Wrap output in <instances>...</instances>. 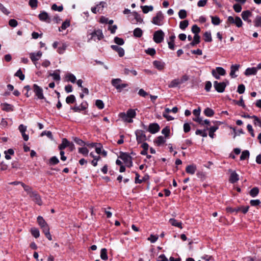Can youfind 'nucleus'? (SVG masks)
I'll use <instances>...</instances> for the list:
<instances>
[{
  "label": "nucleus",
  "instance_id": "obj_1",
  "mask_svg": "<svg viewBox=\"0 0 261 261\" xmlns=\"http://www.w3.org/2000/svg\"><path fill=\"white\" fill-rule=\"evenodd\" d=\"M32 89L35 93V96L39 99H44L46 102L49 103L47 99L44 97L42 88L38 85L34 84L33 85Z\"/></svg>",
  "mask_w": 261,
  "mask_h": 261
},
{
  "label": "nucleus",
  "instance_id": "obj_2",
  "mask_svg": "<svg viewBox=\"0 0 261 261\" xmlns=\"http://www.w3.org/2000/svg\"><path fill=\"white\" fill-rule=\"evenodd\" d=\"M122 80L120 79H114L111 81V84L117 90L118 92H121L122 89L128 87V85L126 83L121 84Z\"/></svg>",
  "mask_w": 261,
  "mask_h": 261
},
{
  "label": "nucleus",
  "instance_id": "obj_3",
  "mask_svg": "<svg viewBox=\"0 0 261 261\" xmlns=\"http://www.w3.org/2000/svg\"><path fill=\"white\" fill-rule=\"evenodd\" d=\"M228 84L229 82L227 80H225V81L223 82L215 81L214 82V87L217 92L219 93H222L224 91L226 86Z\"/></svg>",
  "mask_w": 261,
  "mask_h": 261
},
{
  "label": "nucleus",
  "instance_id": "obj_4",
  "mask_svg": "<svg viewBox=\"0 0 261 261\" xmlns=\"http://www.w3.org/2000/svg\"><path fill=\"white\" fill-rule=\"evenodd\" d=\"M135 134L136 136V140L138 144L142 143L147 140V137L144 130L137 129L135 131Z\"/></svg>",
  "mask_w": 261,
  "mask_h": 261
},
{
  "label": "nucleus",
  "instance_id": "obj_5",
  "mask_svg": "<svg viewBox=\"0 0 261 261\" xmlns=\"http://www.w3.org/2000/svg\"><path fill=\"white\" fill-rule=\"evenodd\" d=\"M218 128L219 127L218 125L211 126L209 128L206 126V128H204V129H197V135H199L203 137H205L207 135V130L208 129L210 132L215 133Z\"/></svg>",
  "mask_w": 261,
  "mask_h": 261
},
{
  "label": "nucleus",
  "instance_id": "obj_6",
  "mask_svg": "<svg viewBox=\"0 0 261 261\" xmlns=\"http://www.w3.org/2000/svg\"><path fill=\"white\" fill-rule=\"evenodd\" d=\"M164 16L161 11H159L152 18V23L155 25H162L163 24Z\"/></svg>",
  "mask_w": 261,
  "mask_h": 261
},
{
  "label": "nucleus",
  "instance_id": "obj_7",
  "mask_svg": "<svg viewBox=\"0 0 261 261\" xmlns=\"http://www.w3.org/2000/svg\"><path fill=\"white\" fill-rule=\"evenodd\" d=\"M165 34L161 30H158L153 34V40L156 43H160L164 40Z\"/></svg>",
  "mask_w": 261,
  "mask_h": 261
},
{
  "label": "nucleus",
  "instance_id": "obj_8",
  "mask_svg": "<svg viewBox=\"0 0 261 261\" xmlns=\"http://www.w3.org/2000/svg\"><path fill=\"white\" fill-rule=\"evenodd\" d=\"M90 35L91 37L90 39H93L95 41L96 40V39H97L98 40H100L104 37L102 30L100 29L95 30L92 33H91Z\"/></svg>",
  "mask_w": 261,
  "mask_h": 261
},
{
  "label": "nucleus",
  "instance_id": "obj_9",
  "mask_svg": "<svg viewBox=\"0 0 261 261\" xmlns=\"http://www.w3.org/2000/svg\"><path fill=\"white\" fill-rule=\"evenodd\" d=\"M30 197L32 198V200L38 205H41L42 204L41 196L36 191L31 193Z\"/></svg>",
  "mask_w": 261,
  "mask_h": 261
},
{
  "label": "nucleus",
  "instance_id": "obj_10",
  "mask_svg": "<svg viewBox=\"0 0 261 261\" xmlns=\"http://www.w3.org/2000/svg\"><path fill=\"white\" fill-rule=\"evenodd\" d=\"M160 129V127L158 123H152L149 125L147 131L150 132L151 134H154L159 132Z\"/></svg>",
  "mask_w": 261,
  "mask_h": 261
},
{
  "label": "nucleus",
  "instance_id": "obj_11",
  "mask_svg": "<svg viewBox=\"0 0 261 261\" xmlns=\"http://www.w3.org/2000/svg\"><path fill=\"white\" fill-rule=\"evenodd\" d=\"M87 108V104L86 102H82L80 106L75 105L74 107H71V109L74 112H80L81 111H84Z\"/></svg>",
  "mask_w": 261,
  "mask_h": 261
},
{
  "label": "nucleus",
  "instance_id": "obj_12",
  "mask_svg": "<svg viewBox=\"0 0 261 261\" xmlns=\"http://www.w3.org/2000/svg\"><path fill=\"white\" fill-rule=\"evenodd\" d=\"M125 164H127L129 161L132 160V157L127 152H120L119 156Z\"/></svg>",
  "mask_w": 261,
  "mask_h": 261
},
{
  "label": "nucleus",
  "instance_id": "obj_13",
  "mask_svg": "<svg viewBox=\"0 0 261 261\" xmlns=\"http://www.w3.org/2000/svg\"><path fill=\"white\" fill-rule=\"evenodd\" d=\"M241 16L244 21H247L249 23L251 22V20L249 19V17L252 16V13L250 11L246 10L243 11L241 14Z\"/></svg>",
  "mask_w": 261,
  "mask_h": 261
},
{
  "label": "nucleus",
  "instance_id": "obj_14",
  "mask_svg": "<svg viewBox=\"0 0 261 261\" xmlns=\"http://www.w3.org/2000/svg\"><path fill=\"white\" fill-rule=\"evenodd\" d=\"M42 56V52L39 51L37 53H32L30 54V58L32 61L35 64V62L38 61Z\"/></svg>",
  "mask_w": 261,
  "mask_h": 261
},
{
  "label": "nucleus",
  "instance_id": "obj_15",
  "mask_svg": "<svg viewBox=\"0 0 261 261\" xmlns=\"http://www.w3.org/2000/svg\"><path fill=\"white\" fill-rule=\"evenodd\" d=\"M39 19L42 21L50 22V18L47 12L45 11L41 12L38 15Z\"/></svg>",
  "mask_w": 261,
  "mask_h": 261
},
{
  "label": "nucleus",
  "instance_id": "obj_16",
  "mask_svg": "<svg viewBox=\"0 0 261 261\" xmlns=\"http://www.w3.org/2000/svg\"><path fill=\"white\" fill-rule=\"evenodd\" d=\"M111 48L118 53L120 57H122L124 55V50L123 48L119 47L116 45H112L111 46Z\"/></svg>",
  "mask_w": 261,
  "mask_h": 261
},
{
  "label": "nucleus",
  "instance_id": "obj_17",
  "mask_svg": "<svg viewBox=\"0 0 261 261\" xmlns=\"http://www.w3.org/2000/svg\"><path fill=\"white\" fill-rule=\"evenodd\" d=\"M240 67V65L239 64L232 65L230 66V76L232 78H235L237 76V75L235 74V72L239 70Z\"/></svg>",
  "mask_w": 261,
  "mask_h": 261
},
{
  "label": "nucleus",
  "instance_id": "obj_18",
  "mask_svg": "<svg viewBox=\"0 0 261 261\" xmlns=\"http://www.w3.org/2000/svg\"><path fill=\"white\" fill-rule=\"evenodd\" d=\"M121 115L124 117H129L130 119H133V118H135L136 115V111L134 109H128L126 113H121Z\"/></svg>",
  "mask_w": 261,
  "mask_h": 261
},
{
  "label": "nucleus",
  "instance_id": "obj_19",
  "mask_svg": "<svg viewBox=\"0 0 261 261\" xmlns=\"http://www.w3.org/2000/svg\"><path fill=\"white\" fill-rule=\"evenodd\" d=\"M153 65L156 69L159 70H162L164 69L165 64L162 61L155 60L153 62Z\"/></svg>",
  "mask_w": 261,
  "mask_h": 261
},
{
  "label": "nucleus",
  "instance_id": "obj_20",
  "mask_svg": "<svg viewBox=\"0 0 261 261\" xmlns=\"http://www.w3.org/2000/svg\"><path fill=\"white\" fill-rule=\"evenodd\" d=\"M42 232L44 233L45 237L49 240H52V237L49 232V227L48 225H47L42 228H41Z\"/></svg>",
  "mask_w": 261,
  "mask_h": 261
},
{
  "label": "nucleus",
  "instance_id": "obj_21",
  "mask_svg": "<svg viewBox=\"0 0 261 261\" xmlns=\"http://www.w3.org/2000/svg\"><path fill=\"white\" fill-rule=\"evenodd\" d=\"M230 171V176L229 178V181L231 183H234L239 180V175L233 171Z\"/></svg>",
  "mask_w": 261,
  "mask_h": 261
},
{
  "label": "nucleus",
  "instance_id": "obj_22",
  "mask_svg": "<svg viewBox=\"0 0 261 261\" xmlns=\"http://www.w3.org/2000/svg\"><path fill=\"white\" fill-rule=\"evenodd\" d=\"M166 142L165 139L162 136H160L155 138L154 143L158 146H160L164 144Z\"/></svg>",
  "mask_w": 261,
  "mask_h": 261
},
{
  "label": "nucleus",
  "instance_id": "obj_23",
  "mask_svg": "<svg viewBox=\"0 0 261 261\" xmlns=\"http://www.w3.org/2000/svg\"><path fill=\"white\" fill-rule=\"evenodd\" d=\"M257 73V68L255 67L248 68L246 69L244 74L246 76L255 75Z\"/></svg>",
  "mask_w": 261,
  "mask_h": 261
},
{
  "label": "nucleus",
  "instance_id": "obj_24",
  "mask_svg": "<svg viewBox=\"0 0 261 261\" xmlns=\"http://www.w3.org/2000/svg\"><path fill=\"white\" fill-rule=\"evenodd\" d=\"M1 106H3L2 110L6 112H12L14 110L13 106L10 104L4 103L1 104Z\"/></svg>",
  "mask_w": 261,
  "mask_h": 261
},
{
  "label": "nucleus",
  "instance_id": "obj_25",
  "mask_svg": "<svg viewBox=\"0 0 261 261\" xmlns=\"http://www.w3.org/2000/svg\"><path fill=\"white\" fill-rule=\"evenodd\" d=\"M37 221L38 225L40 226V228H42V227L48 225V224L46 223V222L43 219V218L40 216H39L37 217Z\"/></svg>",
  "mask_w": 261,
  "mask_h": 261
},
{
  "label": "nucleus",
  "instance_id": "obj_26",
  "mask_svg": "<svg viewBox=\"0 0 261 261\" xmlns=\"http://www.w3.org/2000/svg\"><path fill=\"white\" fill-rule=\"evenodd\" d=\"M69 141L66 138L62 139V143L59 146V149L60 150H63L65 148L69 146Z\"/></svg>",
  "mask_w": 261,
  "mask_h": 261
},
{
  "label": "nucleus",
  "instance_id": "obj_27",
  "mask_svg": "<svg viewBox=\"0 0 261 261\" xmlns=\"http://www.w3.org/2000/svg\"><path fill=\"white\" fill-rule=\"evenodd\" d=\"M132 14L134 16V18L136 20L135 22H132V23H137V22H142L143 19L141 17L140 15L138 14V12L136 11H134L132 13Z\"/></svg>",
  "mask_w": 261,
  "mask_h": 261
},
{
  "label": "nucleus",
  "instance_id": "obj_28",
  "mask_svg": "<svg viewBox=\"0 0 261 261\" xmlns=\"http://www.w3.org/2000/svg\"><path fill=\"white\" fill-rule=\"evenodd\" d=\"M196 171V168L193 165H190L187 166L186 172L190 174H194Z\"/></svg>",
  "mask_w": 261,
  "mask_h": 261
},
{
  "label": "nucleus",
  "instance_id": "obj_29",
  "mask_svg": "<svg viewBox=\"0 0 261 261\" xmlns=\"http://www.w3.org/2000/svg\"><path fill=\"white\" fill-rule=\"evenodd\" d=\"M192 32L193 34H194V35L193 36V40L190 43V44L188 45L189 46H194L196 45V24H194L192 27Z\"/></svg>",
  "mask_w": 261,
  "mask_h": 261
},
{
  "label": "nucleus",
  "instance_id": "obj_30",
  "mask_svg": "<svg viewBox=\"0 0 261 261\" xmlns=\"http://www.w3.org/2000/svg\"><path fill=\"white\" fill-rule=\"evenodd\" d=\"M169 223L173 226L178 227L179 228H182V223L180 221H178L176 220L171 218L169 220Z\"/></svg>",
  "mask_w": 261,
  "mask_h": 261
},
{
  "label": "nucleus",
  "instance_id": "obj_31",
  "mask_svg": "<svg viewBox=\"0 0 261 261\" xmlns=\"http://www.w3.org/2000/svg\"><path fill=\"white\" fill-rule=\"evenodd\" d=\"M30 232L32 235L35 238H38L40 236V232L38 228L33 227L31 229Z\"/></svg>",
  "mask_w": 261,
  "mask_h": 261
},
{
  "label": "nucleus",
  "instance_id": "obj_32",
  "mask_svg": "<svg viewBox=\"0 0 261 261\" xmlns=\"http://www.w3.org/2000/svg\"><path fill=\"white\" fill-rule=\"evenodd\" d=\"M143 34L142 30L139 28H137L134 30V36L137 38H140Z\"/></svg>",
  "mask_w": 261,
  "mask_h": 261
},
{
  "label": "nucleus",
  "instance_id": "obj_33",
  "mask_svg": "<svg viewBox=\"0 0 261 261\" xmlns=\"http://www.w3.org/2000/svg\"><path fill=\"white\" fill-rule=\"evenodd\" d=\"M59 163V160L56 156H52L48 161V164L50 165H55Z\"/></svg>",
  "mask_w": 261,
  "mask_h": 261
},
{
  "label": "nucleus",
  "instance_id": "obj_34",
  "mask_svg": "<svg viewBox=\"0 0 261 261\" xmlns=\"http://www.w3.org/2000/svg\"><path fill=\"white\" fill-rule=\"evenodd\" d=\"M76 99L74 95H70L66 98V102L68 104H72L75 102Z\"/></svg>",
  "mask_w": 261,
  "mask_h": 261
},
{
  "label": "nucleus",
  "instance_id": "obj_35",
  "mask_svg": "<svg viewBox=\"0 0 261 261\" xmlns=\"http://www.w3.org/2000/svg\"><path fill=\"white\" fill-rule=\"evenodd\" d=\"M203 38L205 42H210L212 41L211 33L210 32H206L203 35Z\"/></svg>",
  "mask_w": 261,
  "mask_h": 261
},
{
  "label": "nucleus",
  "instance_id": "obj_36",
  "mask_svg": "<svg viewBox=\"0 0 261 261\" xmlns=\"http://www.w3.org/2000/svg\"><path fill=\"white\" fill-rule=\"evenodd\" d=\"M59 72V70H56L53 73H50V75L53 77V79L55 81H59L61 79Z\"/></svg>",
  "mask_w": 261,
  "mask_h": 261
},
{
  "label": "nucleus",
  "instance_id": "obj_37",
  "mask_svg": "<svg viewBox=\"0 0 261 261\" xmlns=\"http://www.w3.org/2000/svg\"><path fill=\"white\" fill-rule=\"evenodd\" d=\"M100 257L102 260L108 259L107 250L106 248H102L100 251Z\"/></svg>",
  "mask_w": 261,
  "mask_h": 261
},
{
  "label": "nucleus",
  "instance_id": "obj_38",
  "mask_svg": "<svg viewBox=\"0 0 261 261\" xmlns=\"http://www.w3.org/2000/svg\"><path fill=\"white\" fill-rule=\"evenodd\" d=\"M21 185L23 188L24 190L27 192L29 196L31 195V193H33L34 192L32 191V188L31 187L25 185L24 183H21Z\"/></svg>",
  "mask_w": 261,
  "mask_h": 261
},
{
  "label": "nucleus",
  "instance_id": "obj_39",
  "mask_svg": "<svg viewBox=\"0 0 261 261\" xmlns=\"http://www.w3.org/2000/svg\"><path fill=\"white\" fill-rule=\"evenodd\" d=\"M258 193L259 189L257 187H254L250 190L249 194L251 197H255L258 195Z\"/></svg>",
  "mask_w": 261,
  "mask_h": 261
},
{
  "label": "nucleus",
  "instance_id": "obj_40",
  "mask_svg": "<svg viewBox=\"0 0 261 261\" xmlns=\"http://www.w3.org/2000/svg\"><path fill=\"white\" fill-rule=\"evenodd\" d=\"M179 80L178 79H174L172 81L169 85V87L170 88H174L180 85V82H179Z\"/></svg>",
  "mask_w": 261,
  "mask_h": 261
},
{
  "label": "nucleus",
  "instance_id": "obj_41",
  "mask_svg": "<svg viewBox=\"0 0 261 261\" xmlns=\"http://www.w3.org/2000/svg\"><path fill=\"white\" fill-rule=\"evenodd\" d=\"M141 7L142 9L143 12L145 14L147 13L149 11H152L153 9V7L152 6H143Z\"/></svg>",
  "mask_w": 261,
  "mask_h": 261
},
{
  "label": "nucleus",
  "instance_id": "obj_42",
  "mask_svg": "<svg viewBox=\"0 0 261 261\" xmlns=\"http://www.w3.org/2000/svg\"><path fill=\"white\" fill-rule=\"evenodd\" d=\"M189 22L187 20H184L180 22L179 28L182 30H185L188 26Z\"/></svg>",
  "mask_w": 261,
  "mask_h": 261
},
{
  "label": "nucleus",
  "instance_id": "obj_43",
  "mask_svg": "<svg viewBox=\"0 0 261 261\" xmlns=\"http://www.w3.org/2000/svg\"><path fill=\"white\" fill-rule=\"evenodd\" d=\"M214 70L216 71V72L219 74L220 75H225L226 74V71L225 70L221 67H216L215 69H214Z\"/></svg>",
  "mask_w": 261,
  "mask_h": 261
},
{
  "label": "nucleus",
  "instance_id": "obj_44",
  "mask_svg": "<svg viewBox=\"0 0 261 261\" xmlns=\"http://www.w3.org/2000/svg\"><path fill=\"white\" fill-rule=\"evenodd\" d=\"M31 89H32V88L29 85H26L23 87V90L27 91L26 93L24 94L27 97H29L31 95L32 92H30Z\"/></svg>",
  "mask_w": 261,
  "mask_h": 261
},
{
  "label": "nucleus",
  "instance_id": "obj_45",
  "mask_svg": "<svg viewBox=\"0 0 261 261\" xmlns=\"http://www.w3.org/2000/svg\"><path fill=\"white\" fill-rule=\"evenodd\" d=\"M204 113L206 116L212 117L214 115V112L212 109L207 108L204 110Z\"/></svg>",
  "mask_w": 261,
  "mask_h": 261
},
{
  "label": "nucleus",
  "instance_id": "obj_46",
  "mask_svg": "<svg viewBox=\"0 0 261 261\" xmlns=\"http://www.w3.org/2000/svg\"><path fill=\"white\" fill-rule=\"evenodd\" d=\"M67 48V45L65 43H62L61 46L58 47L57 51L60 54H62L64 53Z\"/></svg>",
  "mask_w": 261,
  "mask_h": 261
},
{
  "label": "nucleus",
  "instance_id": "obj_47",
  "mask_svg": "<svg viewBox=\"0 0 261 261\" xmlns=\"http://www.w3.org/2000/svg\"><path fill=\"white\" fill-rule=\"evenodd\" d=\"M14 75L18 77L19 79L21 81L24 80L25 78V75L24 74H23L21 69L18 70L17 72L15 73Z\"/></svg>",
  "mask_w": 261,
  "mask_h": 261
},
{
  "label": "nucleus",
  "instance_id": "obj_48",
  "mask_svg": "<svg viewBox=\"0 0 261 261\" xmlns=\"http://www.w3.org/2000/svg\"><path fill=\"white\" fill-rule=\"evenodd\" d=\"M252 118L254 119V124L261 128V119L255 115L252 116Z\"/></svg>",
  "mask_w": 261,
  "mask_h": 261
},
{
  "label": "nucleus",
  "instance_id": "obj_49",
  "mask_svg": "<svg viewBox=\"0 0 261 261\" xmlns=\"http://www.w3.org/2000/svg\"><path fill=\"white\" fill-rule=\"evenodd\" d=\"M114 42L118 45H122L124 43V40L122 38H119L118 37H115L114 38Z\"/></svg>",
  "mask_w": 261,
  "mask_h": 261
},
{
  "label": "nucleus",
  "instance_id": "obj_50",
  "mask_svg": "<svg viewBox=\"0 0 261 261\" xmlns=\"http://www.w3.org/2000/svg\"><path fill=\"white\" fill-rule=\"evenodd\" d=\"M170 133V130L168 126H166L162 130V134L165 135V138H168L169 136Z\"/></svg>",
  "mask_w": 261,
  "mask_h": 261
},
{
  "label": "nucleus",
  "instance_id": "obj_51",
  "mask_svg": "<svg viewBox=\"0 0 261 261\" xmlns=\"http://www.w3.org/2000/svg\"><path fill=\"white\" fill-rule=\"evenodd\" d=\"M73 140H74V142L79 145L84 146L85 145H86V143L84 141H83L82 139H81L79 138L75 137L73 139Z\"/></svg>",
  "mask_w": 261,
  "mask_h": 261
},
{
  "label": "nucleus",
  "instance_id": "obj_52",
  "mask_svg": "<svg viewBox=\"0 0 261 261\" xmlns=\"http://www.w3.org/2000/svg\"><path fill=\"white\" fill-rule=\"evenodd\" d=\"M254 25L256 27H261V17L257 16L254 20Z\"/></svg>",
  "mask_w": 261,
  "mask_h": 261
},
{
  "label": "nucleus",
  "instance_id": "obj_53",
  "mask_svg": "<svg viewBox=\"0 0 261 261\" xmlns=\"http://www.w3.org/2000/svg\"><path fill=\"white\" fill-rule=\"evenodd\" d=\"M79 152L84 156H87L89 150L86 147H81L79 148Z\"/></svg>",
  "mask_w": 261,
  "mask_h": 261
},
{
  "label": "nucleus",
  "instance_id": "obj_54",
  "mask_svg": "<svg viewBox=\"0 0 261 261\" xmlns=\"http://www.w3.org/2000/svg\"><path fill=\"white\" fill-rule=\"evenodd\" d=\"M124 73L125 75H128L129 73H132L133 75L136 76L137 75L138 73L135 70H129L127 68H125L124 70Z\"/></svg>",
  "mask_w": 261,
  "mask_h": 261
},
{
  "label": "nucleus",
  "instance_id": "obj_55",
  "mask_svg": "<svg viewBox=\"0 0 261 261\" xmlns=\"http://www.w3.org/2000/svg\"><path fill=\"white\" fill-rule=\"evenodd\" d=\"M178 16L180 19H185L187 16V11L184 9L179 10L178 12Z\"/></svg>",
  "mask_w": 261,
  "mask_h": 261
},
{
  "label": "nucleus",
  "instance_id": "obj_56",
  "mask_svg": "<svg viewBox=\"0 0 261 261\" xmlns=\"http://www.w3.org/2000/svg\"><path fill=\"white\" fill-rule=\"evenodd\" d=\"M234 24L237 27L240 28V27H242L243 22H242L241 19L239 17L236 16L235 17Z\"/></svg>",
  "mask_w": 261,
  "mask_h": 261
},
{
  "label": "nucleus",
  "instance_id": "obj_57",
  "mask_svg": "<svg viewBox=\"0 0 261 261\" xmlns=\"http://www.w3.org/2000/svg\"><path fill=\"white\" fill-rule=\"evenodd\" d=\"M249 156V152L248 150H245L242 152L241 155L240 156L241 160H245L246 159L248 158Z\"/></svg>",
  "mask_w": 261,
  "mask_h": 261
},
{
  "label": "nucleus",
  "instance_id": "obj_58",
  "mask_svg": "<svg viewBox=\"0 0 261 261\" xmlns=\"http://www.w3.org/2000/svg\"><path fill=\"white\" fill-rule=\"evenodd\" d=\"M95 105L99 109H102L105 106L102 100L100 99H97L96 100Z\"/></svg>",
  "mask_w": 261,
  "mask_h": 261
},
{
  "label": "nucleus",
  "instance_id": "obj_59",
  "mask_svg": "<svg viewBox=\"0 0 261 261\" xmlns=\"http://www.w3.org/2000/svg\"><path fill=\"white\" fill-rule=\"evenodd\" d=\"M212 22L214 25H218L220 23V19L217 16H211Z\"/></svg>",
  "mask_w": 261,
  "mask_h": 261
},
{
  "label": "nucleus",
  "instance_id": "obj_60",
  "mask_svg": "<svg viewBox=\"0 0 261 261\" xmlns=\"http://www.w3.org/2000/svg\"><path fill=\"white\" fill-rule=\"evenodd\" d=\"M66 77L68 79L69 81H70L72 83H74L76 81L75 76L72 73H69L66 75Z\"/></svg>",
  "mask_w": 261,
  "mask_h": 261
},
{
  "label": "nucleus",
  "instance_id": "obj_61",
  "mask_svg": "<svg viewBox=\"0 0 261 261\" xmlns=\"http://www.w3.org/2000/svg\"><path fill=\"white\" fill-rule=\"evenodd\" d=\"M70 25V20H68V19H66L65 21H64L62 24V25L61 27V28L62 29V30H65L68 27H69Z\"/></svg>",
  "mask_w": 261,
  "mask_h": 261
},
{
  "label": "nucleus",
  "instance_id": "obj_62",
  "mask_svg": "<svg viewBox=\"0 0 261 261\" xmlns=\"http://www.w3.org/2000/svg\"><path fill=\"white\" fill-rule=\"evenodd\" d=\"M145 53L151 56H153L156 54V51L154 48H148L145 50Z\"/></svg>",
  "mask_w": 261,
  "mask_h": 261
},
{
  "label": "nucleus",
  "instance_id": "obj_63",
  "mask_svg": "<svg viewBox=\"0 0 261 261\" xmlns=\"http://www.w3.org/2000/svg\"><path fill=\"white\" fill-rule=\"evenodd\" d=\"M44 135H46L47 136V137L53 140V136L52 135V133L50 131H46V130H44L43 132H42L41 134V136H43Z\"/></svg>",
  "mask_w": 261,
  "mask_h": 261
},
{
  "label": "nucleus",
  "instance_id": "obj_64",
  "mask_svg": "<svg viewBox=\"0 0 261 261\" xmlns=\"http://www.w3.org/2000/svg\"><path fill=\"white\" fill-rule=\"evenodd\" d=\"M29 5L33 9H36L37 7L38 1L37 0H30Z\"/></svg>",
  "mask_w": 261,
  "mask_h": 261
}]
</instances>
